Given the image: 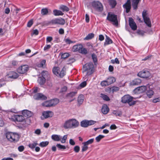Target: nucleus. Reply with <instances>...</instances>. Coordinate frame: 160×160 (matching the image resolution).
Returning a JSON list of instances; mask_svg holds the SVG:
<instances>
[{
	"mask_svg": "<svg viewBox=\"0 0 160 160\" xmlns=\"http://www.w3.org/2000/svg\"><path fill=\"white\" fill-rule=\"evenodd\" d=\"M79 125V122L76 119L72 118L66 120L63 123V126L65 129H68L76 128Z\"/></svg>",
	"mask_w": 160,
	"mask_h": 160,
	"instance_id": "obj_1",
	"label": "nucleus"
},
{
	"mask_svg": "<svg viewBox=\"0 0 160 160\" xmlns=\"http://www.w3.org/2000/svg\"><path fill=\"white\" fill-rule=\"evenodd\" d=\"M94 71L93 65L92 62L86 63L83 66L82 72H86L87 75H91L93 72Z\"/></svg>",
	"mask_w": 160,
	"mask_h": 160,
	"instance_id": "obj_2",
	"label": "nucleus"
},
{
	"mask_svg": "<svg viewBox=\"0 0 160 160\" xmlns=\"http://www.w3.org/2000/svg\"><path fill=\"white\" fill-rule=\"evenodd\" d=\"M7 139L11 142H16L18 140L19 136L18 134L15 133L7 132L6 134Z\"/></svg>",
	"mask_w": 160,
	"mask_h": 160,
	"instance_id": "obj_3",
	"label": "nucleus"
},
{
	"mask_svg": "<svg viewBox=\"0 0 160 160\" xmlns=\"http://www.w3.org/2000/svg\"><path fill=\"white\" fill-rule=\"evenodd\" d=\"M92 7L97 11L101 12L103 9L102 3L99 1H93L91 2Z\"/></svg>",
	"mask_w": 160,
	"mask_h": 160,
	"instance_id": "obj_4",
	"label": "nucleus"
},
{
	"mask_svg": "<svg viewBox=\"0 0 160 160\" xmlns=\"http://www.w3.org/2000/svg\"><path fill=\"white\" fill-rule=\"evenodd\" d=\"M117 18V15L111 14L110 12H109L107 17V19L110 22H113V25L117 26L118 25Z\"/></svg>",
	"mask_w": 160,
	"mask_h": 160,
	"instance_id": "obj_5",
	"label": "nucleus"
},
{
	"mask_svg": "<svg viewBox=\"0 0 160 160\" xmlns=\"http://www.w3.org/2000/svg\"><path fill=\"white\" fill-rule=\"evenodd\" d=\"M142 17L145 23L148 27H151V22L149 18L148 17L147 10H144L142 12Z\"/></svg>",
	"mask_w": 160,
	"mask_h": 160,
	"instance_id": "obj_6",
	"label": "nucleus"
},
{
	"mask_svg": "<svg viewBox=\"0 0 160 160\" xmlns=\"http://www.w3.org/2000/svg\"><path fill=\"white\" fill-rule=\"evenodd\" d=\"M59 102V101H46L42 103L44 107L54 106Z\"/></svg>",
	"mask_w": 160,
	"mask_h": 160,
	"instance_id": "obj_7",
	"label": "nucleus"
},
{
	"mask_svg": "<svg viewBox=\"0 0 160 160\" xmlns=\"http://www.w3.org/2000/svg\"><path fill=\"white\" fill-rule=\"evenodd\" d=\"M138 75L142 78H147L150 76L151 73L147 70H143L139 72L138 74Z\"/></svg>",
	"mask_w": 160,
	"mask_h": 160,
	"instance_id": "obj_8",
	"label": "nucleus"
},
{
	"mask_svg": "<svg viewBox=\"0 0 160 160\" xmlns=\"http://www.w3.org/2000/svg\"><path fill=\"white\" fill-rule=\"evenodd\" d=\"M96 122V121L93 120H85L81 122L80 124L81 127L84 128L88 127L89 126L93 125Z\"/></svg>",
	"mask_w": 160,
	"mask_h": 160,
	"instance_id": "obj_9",
	"label": "nucleus"
},
{
	"mask_svg": "<svg viewBox=\"0 0 160 160\" xmlns=\"http://www.w3.org/2000/svg\"><path fill=\"white\" fill-rule=\"evenodd\" d=\"M50 22L52 24H60L63 25L65 23L64 19L60 18H57L52 19L51 20Z\"/></svg>",
	"mask_w": 160,
	"mask_h": 160,
	"instance_id": "obj_10",
	"label": "nucleus"
},
{
	"mask_svg": "<svg viewBox=\"0 0 160 160\" xmlns=\"http://www.w3.org/2000/svg\"><path fill=\"white\" fill-rule=\"evenodd\" d=\"M53 115V113L51 111H47L42 112V115L41 118L42 120L52 117Z\"/></svg>",
	"mask_w": 160,
	"mask_h": 160,
	"instance_id": "obj_11",
	"label": "nucleus"
},
{
	"mask_svg": "<svg viewBox=\"0 0 160 160\" xmlns=\"http://www.w3.org/2000/svg\"><path fill=\"white\" fill-rule=\"evenodd\" d=\"M29 69L28 65H24L19 67L17 69L18 72L21 74H24L27 72Z\"/></svg>",
	"mask_w": 160,
	"mask_h": 160,
	"instance_id": "obj_12",
	"label": "nucleus"
},
{
	"mask_svg": "<svg viewBox=\"0 0 160 160\" xmlns=\"http://www.w3.org/2000/svg\"><path fill=\"white\" fill-rule=\"evenodd\" d=\"M129 25L131 29L135 31L137 30V26L133 19L132 18H129Z\"/></svg>",
	"mask_w": 160,
	"mask_h": 160,
	"instance_id": "obj_13",
	"label": "nucleus"
},
{
	"mask_svg": "<svg viewBox=\"0 0 160 160\" xmlns=\"http://www.w3.org/2000/svg\"><path fill=\"white\" fill-rule=\"evenodd\" d=\"M34 98L37 100H46L47 97L41 93H38L34 96Z\"/></svg>",
	"mask_w": 160,
	"mask_h": 160,
	"instance_id": "obj_14",
	"label": "nucleus"
},
{
	"mask_svg": "<svg viewBox=\"0 0 160 160\" xmlns=\"http://www.w3.org/2000/svg\"><path fill=\"white\" fill-rule=\"evenodd\" d=\"M123 8L126 9V13H128L131 9V2L130 0H127V2L123 5Z\"/></svg>",
	"mask_w": 160,
	"mask_h": 160,
	"instance_id": "obj_15",
	"label": "nucleus"
},
{
	"mask_svg": "<svg viewBox=\"0 0 160 160\" xmlns=\"http://www.w3.org/2000/svg\"><path fill=\"white\" fill-rule=\"evenodd\" d=\"M9 78L16 79L19 76L18 74L13 71H11L8 72L7 75Z\"/></svg>",
	"mask_w": 160,
	"mask_h": 160,
	"instance_id": "obj_16",
	"label": "nucleus"
},
{
	"mask_svg": "<svg viewBox=\"0 0 160 160\" xmlns=\"http://www.w3.org/2000/svg\"><path fill=\"white\" fill-rule=\"evenodd\" d=\"M132 2V6L134 10H136L138 8V4L140 0H131Z\"/></svg>",
	"mask_w": 160,
	"mask_h": 160,
	"instance_id": "obj_17",
	"label": "nucleus"
},
{
	"mask_svg": "<svg viewBox=\"0 0 160 160\" xmlns=\"http://www.w3.org/2000/svg\"><path fill=\"white\" fill-rule=\"evenodd\" d=\"M82 45L81 44H77L73 46L72 48V50L74 52H80L81 49H82Z\"/></svg>",
	"mask_w": 160,
	"mask_h": 160,
	"instance_id": "obj_18",
	"label": "nucleus"
},
{
	"mask_svg": "<svg viewBox=\"0 0 160 160\" xmlns=\"http://www.w3.org/2000/svg\"><path fill=\"white\" fill-rule=\"evenodd\" d=\"M141 80L139 78H136L131 82L130 84V85L134 86L138 85L141 83Z\"/></svg>",
	"mask_w": 160,
	"mask_h": 160,
	"instance_id": "obj_19",
	"label": "nucleus"
},
{
	"mask_svg": "<svg viewBox=\"0 0 160 160\" xmlns=\"http://www.w3.org/2000/svg\"><path fill=\"white\" fill-rule=\"evenodd\" d=\"M14 118L17 122H22L24 120V117L21 115H16L13 116Z\"/></svg>",
	"mask_w": 160,
	"mask_h": 160,
	"instance_id": "obj_20",
	"label": "nucleus"
},
{
	"mask_svg": "<svg viewBox=\"0 0 160 160\" xmlns=\"http://www.w3.org/2000/svg\"><path fill=\"white\" fill-rule=\"evenodd\" d=\"M147 89V87L145 86H142L136 88L135 90L136 91H138V93H142L146 91Z\"/></svg>",
	"mask_w": 160,
	"mask_h": 160,
	"instance_id": "obj_21",
	"label": "nucleus"
},
{
	"mask_svg": "<svg viewBox=\"0 0 160 160\" xmlns=\"http://www.w3.org/2000/svg\"><path fill=\"white\" fill-rule=\"evenodd\" d=\"M109 108L107 105L104 104L102 106L101 109V111L103 114H107L109 112Z\"/></svg>",
	"mask_w": 160,
	"mask_h": 160,
	"instance_id": "obj_22",
	"label": "nucleus"
},
{
	"mask_svg": "<svg viewBox=\"0 0 160 160\" xmlns=\"http://www.w3.org/2000/svg\"><path fill=\"white\" fill-rule=\"evenodd\" d=\"M22 114L25 117H30L32 113L31 112L27 110H24L22 111Z\"/></svg>",
	"mask_w": 160,
	"mask_h": 160,
	"instance_id": "obj_23",
	"label": "nucleus"
},
{
	"mask_svg": "<svg viewBox=\"0 0 160 160\" xmlns=\"http://www.w3.org/2000/svg\"><path fill=\"white\" fill-rule=\"evenodd\" d=\"M137 97H133L128 94L124 95L122 98V100H132L133 99H136Z\"/></svg>",
	"mask_w": 160,
	"mask_h": 160,
	"instance_id": "obj_24",
	"label": "nucleus"
},
{
	"mask_svg": "<svg viewBox=\"0 0 160 160\" xmlns=\"http://www.w3.org/2000/svg\"><path fill=\"white\" fill-rule=\"evenodd\" d=\"M52 72L54 74L58 76L59 72H60V68L58 67H55L52 68Z\"/></svg>",
	"mask_w": 160,
	"mask_h": 160,
	"instance_id": "obj_25",
	"label": "nucleus"
},
{
	"mask_svg": "<svg viewBox=\"0 0 160 160\" xmlns=\"http://www.w3.org/2000/svg\"><path fill=\"white\" fill-rule=\"evenodd\" d=\"M107 80L108 81V83L109 85L113 83L114 82H115L116 81V78L113 77H108Z\"/></svg>",
	"mask_w": 160,
	"mask_h": 160,
	"instance_id": "obj_26",
	"label": "nucleus"
},
{
	"mask_svg": "<svg viewBox=\"0 0 160 160\" xmlns=\"http://www.w3.org/2000/svg\"><path fill=\"white\" fill-rule=\"evenodd\" d=\"M124 103H128L130 106H131L135 104L137 102V101H121Z\"/></svg>",
	"mask_w": 160,
	"mask_h": 160,
	"instance_id": "obj_27",
	"label": "nucleus"
},
{
	"mask_svg": "<svg viewBox=\"0 0 160 160\" xmlns=\"http://www.w3.org/2000/svg\"><path fill=\"white\" fill-rule=\"evenodd\" d=\"M108 2L112 8H114L117 4L116 0H108Z\"/></svg>",
	"mask_w": 160,
	"mask_h": 160,
	"instance_id": "obj_28",
	"label": "nucleus"
},
{
	"mask_svg": "<svg viewBox=\"0 0 160 160\" xmlns=\"http://www.w3.org/2000/svg\"><path fill=\"white\" fill-rule=\"evenodd\" d=\"M113 43L112 40L108 36L106 35L104 45H108L112 44Z\"/></svg>",
	"mask_w": 160,
	"mask_h": 160,
	"instance_id": "obj_29",
	"label": "nucleus"
},
{
	"mask_svg": "<svg viewBox=\"0 0 160 160\" xmlns=\"http://www.w3.org/2000/svg\"><path fill=\"white\" fill-rule=\"evenodd\" d=\"M66 68L64 67L62 69L61 71L59 72L58 76L60 78H62L66 74Z\"/></svg>",
	"mask_w": 160,
	"mask_h": 160,
	"instance_id": "obj_30",
	"label": "nucleus"
},
{
	"mask_svg": "<svg viewBox=\"0 0 160 160\" xmlns=\"http://www.w3.org/2000/svg\"><path fill=\"white\" fill-rule=\"evenodd\" d=\"M53 13L55 16H62L64 14V13L61 11L56 9L53 10Z\"/></svg>",
	"mask_w": 160,
	"mask_h": 160,
	"instance_id": "obj_31",
	"label": "nucleus"
},
{
	"mask_svg": "<svg viewBox=\"0 0 160 160\" xmlns=\"http://www.w3.org/2000/svg\"><path fill=\"white\" fill-rule=\"evenodd\" d=\"M112 113L116 116H121L122 115V111L119 110H113L112 111Z\"/></svg>",
	"mask_w": 160,
	"mask_h": 160,
	"instance_id": "obj_32",
	"label": "nucleus"
},
{
	"mask_svg": "<svg viewBox=\"0 0 160 160\" xmlns=\"http://www.w3.org/2000/svg\"><path fill=\"white\" fill-rule=\"evenodd\" d=\"M52 138L55 141H58L60 140L61 137L57 135H53L52 136Z\"/></svg>",
	"mask_w": 160,
	"mask_h": 160,
	"instance_id": "obj_33",
	"label": "nucleus"
},
{
	"mask_svg": "<svg viewBox=\"0 0 160 160\" xmlns=\"http://www.w3.org/2000/svg\"><path fill=\"white\" fill-rule=\"evenodd\" d=\"M46 79L42 77H40L38 78V81L40 85H43L45 82Z\"/></svg>",
	"mask_w": 160,
	"mask_h": 160,
	"instance_id": "obj_34",
	"label": "nucleus"
},
{
	"mask_svg": "<svg viewBox=\"0 0 160 160\" xmlns=\"http://www.w3.org/2000/svg\"><path fill=\"white\" fill-rule=\"evenodd\" d=\"M59 9L63 12H68L69 10V8L66 6L61 5L60 6Z\"/></svg>",
	"mask_w": 160,
	"mask_h": 160,
	"instance_id": "obj_35",
	"label": "nucleus"
},
{
	"mask_svg": "<svg viewBox=\"0 0 160 160\" xmlns=\"http://www.w3.org/2000/svg\"><path fill=\"white\" fill-rule=\"evenodd\" d=\"M94 34L93 33H90L88 34L84 38L85 40H88L91 39L94 37Z\"/></svg>",
	"mask_w": 160,
	"mask_h": 160,
	"instance_id": "obj_36",
	"label": "nucleus"
},
{
	"mask_svg": "<svg viewBox=\"0 0 160 160\" xmlns=\"http://www.w3.org/2000/svg\"><path fill=\"white\" fill-rule=\"evenodd\" d=\"M154 94V92L152 90H149L147 91L146 92L147 95L149 98H151Z\"/></svg>",
	"mask_w": 160,
	"mask_h": 160,
	"instance_id": "obj_37",
	"label": "nucleus"
},
{
	"mask_svg": "<svg viewBox=\"0 0 160 160\" xmlns=\"http://www.w3.org/2000/svg\"><path fill=\"white\" fill-rule=\"evenodd\" d=\"M38 144L37 141L34 142L33 143L29 144L28 146L32 149H34Z\"/></svg>",
	"mask_w": 160,
	"mask_h": 160,
	"instance_id": "obj_38",
	"label": "nucleus"
},
{
	"mask_svg": "<svg viewBox=\"0 0 160 160\" xmlns=\"http://www.w3.org/2000/svg\"><path fill=\"white\" fill-rule=\"evenodd\" d=\"M49 143V142L48 141L42 142L40 143L39 145L42 147H45Z\"/></svg>",
	"mask_w": 160,
	"mask_h": 160,
	"instance_id": "obj_39",
	"label": "nucleus"
},
{
	"mask_svg": "<svg viewBox=\"0 0 160 160\" xmlns=\"http://www.w3.org/2000/svg\"><path fill=\"white\" fill-rule=\"evenodd\" d=\"M94 141V139L92 138L88 140L86 142H83L82 144H85L88 146V145L92 144L93 142Z\"/></svg>",
	"mask_w": 160,
	"mask_h": 160,
	"instance_id": "obj_40",
	"label": "nucleus"
},
{
	"mask_svg": "<svg viewBox=\"0 0 160 160\" xmlns=\"http://www.w3.org/2000/svg\"><path fill=\"white\" fill-rule=\"evenodd\" d=\"M105 136L103 135H99L98 136L95 138V139L97 142H99L101 140L104 138Z\"/></svg>",
	"mask_w": 160,
	"mask_h": 160,
	"instance_id": "obj_41",
	"label": "nucleus"
},
{
	"mask_svg": "<svg viewBox=\"0 0 160 160\" xmlns=\"http://www.w3.org/2000/svg\"><path fill=\"white\" fill-rule=\"evenodd\" d=\"M42 77L46 78L48 75V72L47 71H43L41 73Z\"/></svg>",
	"mask_w": 160,
	"mask_h": 160,
	"instance_id": "obj_42",
	"label": "nucleus"
},
{
	"mask_svg": "<svg viewBox=\"0 0 160 160\" xmlns=\"http://www.w3.org/2000/svg\"><path fill=\"white\" fill-rule=\"evenodd\" d=\"M112 92L113 93L115 92H117L119 90V87L117 86H112L111 87Z\"/></svg>",
	"mask_w": 160,
	"mask_h": 160,
	"instance_id": "obj_43",
	"label": "nucleus"
},
{
	"mask_svg": "<svg viewBox=\"0 0 160 160\" xmlns=\"http://www.w3.org/2000/svg\"><path fill=\"white\" fill-rule=\"evenodd\" d=\"M100 84L102 87H105L106 86H107L109 85V84L108 83V81L107 80L102 81L101 82Z\"/></svg>",
	"mask_w": 160,
	"mask_h": 160,
	"instance_id": "obj_44",
	"label": "nucleus"
},
{
	"mask_svg": "<svg viewBox=\"0 0 160 160\" xmlns=\"http://www.w3.org/2000/svg\"><path fill=\"white\" fill-rule=\"evenodd\" d=\"M48 13V9L46 8H43L41 10V13L42 15H46Z\"/></svg>",
	"mask_w": 160,
	"mask_h": 160,
	"instance_id": "obj_45",
	"label": "nucleus"
},
{
	"mask_svg": "<svg viewBox=\"0 0 160 160\" xmlns=\"http://www.w3.org/2000/svg\"><path fill=\"white\" fill-rule=\"evenodd\" d=\"M46 61L45 59H43L41 61L40 63L38 64V67L40 68H43L44 65L45 64Z\"/></svg>",
	"mask_w": 160,
	"mask_h": 160,
	"instance_id": "obj_46",
	"label": "nucleus"
},
{
	"mask_svg": "<svg viewBox=\"0 0 160 160\" xmlns=\"http://www.w3.org/2000/svg\"><path fill=\"white\" fill-rule=\"evenodd\" d=\"M56 146L58 148L60 149H65L66 148L65 146L62 145L60 144H57L56 145Z\"/></svg>",
	"mask_w": 160,
	"mask_h": 160,
	"instance_id": "obj_47",
	"label": "nucleus"
},
{
	"mask_svg": "<svg viewBox=\"0 0 160 160\" xmlns=\"http://www.w3.org/2000/svg\"><path fill=\"white\" fill-rule=\"evenodd\" d=\"M80 53L86 54L87 53V50L86 48H83V46H82V48L81 49Z\"/></svg>",
	"mask_w": 160,
	"mask_h": 160,
	"instance_id": "obj_48",
	"label": "nucleus"
},
{
	"mask_svg": "<svg viewBox=\"0 0 160 160\" xmlns=\"http://www.w3.org/2000/svg\"><path fill=\"white\" fill-rule=\"evenodd\" d=\"M64 41L66 43L68 44H70L72 43H75V41H72L68 38L65 39H64Z\"/></svg>",
	"mask_w": 160,
	"mask_h": 160,
	"instance_id": "obj_49",
	"label": "nucleus"
},
{
	"mask_svg": "<svg viewBox=\"0 0 160 160\" xmlns=\"http://www.w3.org/2000/svg\"><path fill=\"white\" fill-rule=\"evenodd\" d=\"M82 144L83 146L82 147V151L83 152L88 150V146L85 144Z\"/></svg>",
	"mask_w": 160,
	"mask_h": 160,
	"instance_id": "obj_50",
	"label": "nucleus"
},
{
	"mask_svg": "<svg viewBox=\"0 0 160 160\" xmlns=\"http://www.w3.org/2000/svg\"><path fill=\"white\" fill-rule=\"evenodd\" d=\"M111 62L112 64H114L115 63H116L117 64H119L120 63V62H119V61L118 60V59L117 58H115L114 60V59L111 60Z\"/></svg>",
	"mask_w": 160,
	"mask_h": 160,
	"instance_id": "obj_51",
	"label": "nucleus"
},
{
	"mask_svg": "<svg viewBox=\"0 0 160 160\" xmlns=\"http://www.w3.org/2000/svg\"><path fill=\"white\" fill-rule=\"evenodd\" d=\"M101 97L104 100H110L109 97L107 95L101 94Z\"/></svg>",
	"mask_w": 160,
	"mask_h": 160,
	"instance_id": "obj_52",
	"label": "nucleus"
},
{
	"mask_svg": "<svg viewBox=\"0 0 160 160\" xmlns=\"http://www.w3.org/2000/svg\"><path fill=\"white\" fill-rule=\"evenodd\" d=\"M92 57L94 62H97V56L94 53L92 54Z\"/></svg>",
	"mask_w": 160,
	"mask_h": 160,
	"instance_id": "obj_53",
	"label": "nucleus"
},
{
	"mask_svg": "<svg viewBox=\"0 0 160 160\" xmlns=\"http://www.w3.org/2000/svg\"><path fill=\"white\" fill-rule=\"evenodd\" d=\"M69 54L68 53H65L62 54L61 55V58L63 59H65L69 57Z\"/></svg>",
	"mask_w": 160,
	"mask_h": 160,
	"instance_id": "obj_54",
	"label": "nucleus"
},
{
	"mask_svg": "<svg viewBox=\"0 0 160 160\" xmlns=\"http://www.w3.org/2000/svg\"><path fill=\"white\" fill-rule=\"evenodd\" d=\"M67 135H65L63 136L61 140V142L62 143H64L66 141L67 139Z\"/></svg>",
	"mask_w": 160,
	"mask_h": 160,
	"instance_id": "obj_55",
	"label": "nucleus"
},
{
	"mask_svg": "<svg viewBox=\"0 0 160 160\" xmlns=\"http://www.w3.org/2000/svg\"><path fill=\"white\" fill-rule=\"evenodd\" d=\"M74 151L76 153L79 152L80 150V148L78 146H76L74 148Z\"/></svg>",
	"mask_w": 160,
	"mask_h": 160,
	"instance_id": "obj_56",
	"label": "nucleus"
},
{
	"mask_svg": "<svg viewBox=\"0 0 160 160\" xmlns=\"http://www.w3.org/2000/svg\"><path fill=\"white\" fill-rule=\"evenodd\" d=\"M33 24V20L32 19H31L28 22L27 26L28 27H30Z\"/></svg>",
	"mask_w": 160,
	"mask_h": 160,
	"instance_id": "obj_57",
	"label": "nucleus"
},
{
	"mask_svg": "<svg viewBox=\"0 0 160 160\" xmlns=\"http://www.w3.org/2000/svg\"><path fill=\"white\" fill-rule=\"evenodd\" d=\"M87 84L86 81H83L79 85V86L81 88H83L85 87Z\"/></svg>",
	"mask_w": 160,
	"mask_h": 160,
	"instance_id": "obj_58",
	"label": "nucleus"
},
{
	"mask_svg": "<svg viewBox=\"0 0 160 160\" xmlns=\"http://www.w3.org/2000/svg\"><path fill=\"white\" fill-rule=\"evenodd\" d=\"M75 61L73 58H70L68 61V64H71L74 62Z\"/></svg>",
	"mask_w": 160,
	"mask_h": 160,
	"instance_id": "obj_59",
	"label": "nucleus"
},
{
	"mask_svg": "<svg viewBox=\"0 0 160 160\" xmlns=\"http://www.w3.org/2000/svg\"><path fill=\"white\" fill-rule=\"evenodd\" d=\"M51 47V45H50L47 44L44 47L43 50L44 51H47Z\"/></svg>",
	"mask_w": 160,
	"mask_h": 160,
	"instance_id": "obj_60",
	"label": "nucleus"
},
{
	"mask_svg": "<svg viewBox=\"0 0 160 160\" xmlns=\"http://www.w3.org/2000/svg\"><path fill=\"white\" fill-rule=\"evenodd\" d=\"M24 149V147L22 145L20 146L18 148V150L20 152H22Z\"/></svg>",
	"mask_w": 160,
	"mask_h": 160,
	"instance_id": "obj_61",
	"label": "nucleus"
},
{
	"mask_svg": "<svg viewBox=\"0 0 160 160\" xmlns=\"http://www.w3.org/2000/svg\"><path fill=\"white\" fill-rule=\"evenodd\" d=\"M39 32L38 30L36 29L33 30L32 33L31 34V36H32V35L34 34L35 35H37L38 34Z\"/></svg>",
	"mask_w": 160,
	"mask_h": 160,
	"instance_id": "obj_62",
	"label": "nucleus"
},
{
	"mask_svg": "<svg viewBox=\"0 0 160 160\" xmlns=\"http://www.w3.org/2000/svg\"><path fill=\"white\" fill-rule=\"evenodd\" d=\"M52 40V38L51 37H48L46 38V42L48 43V42H51Z\"/></svg>",
	"mask_w": 160,
	"mask_h": 160,
	"instance_id": "obj_63",
	"label": "nucleus"
},
{
	"mask_svg": "<svg viewBox=\"0 0 160 160\" xmlns=\"http://www.w3.org/2000/svg\"><path fill=\"white\" fill-rule=\"evenodd\" d=\"M106 91L108 93L112 92V90L111 89V87H108L106 88Z\"/></svg>",
	"mask_w": 160,
	"mask_h": 160,
	"instance_id": "obj_64",
	"label": "nucleus"
}]
</instances>
